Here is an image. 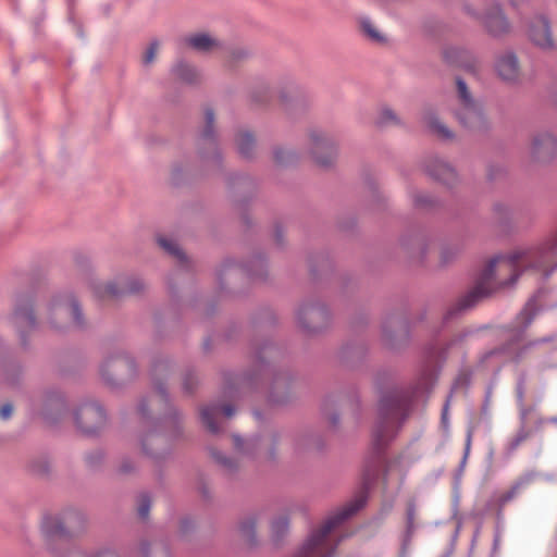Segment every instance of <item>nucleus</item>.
Instances as JSON below:
<instances>
[{"label": "nucleus", "instance_id": "nucleus-1", "mask_svg": "<svg viewBox=\"0 0 557 557\" xmlns=\"http://www.w3.org/2000/svg\"><path fill=\"white\" fill-rule=\"evenodd\" d=\"M555 255H557V233L539 246L518 248L507 256H496L486 264L473 288L460 298L447 314L451 317L455 311L467 310L480 299L512 286L527 270H535L548 276L557 269V263L548 269V261Z\"/></svg>", "mask_w": 557, "mask_h": 557}, {"label": "nucleus", "instance_id": "nucleus-2", "mask_svg": "<svg viewBox=\"0 0 557 557\" xmlns=\"http://www.w3.org/2000/svg\"><path fill=\"white\" fill-rule=\"evenodd\" d=\"M366 503L361 493L354 500L331 513L321 527L313 530L293 557H334L342 537L336 535L337 528L356 513Z\"/></svg>", "mask_w": 557, "mask_h": 557}, {"label": "nucleus", "instance_id": "nucleus-3", "mask_svg": "<svg viewBox=\"0 0 557 557\" xmlns=\"http://www.w3.org/2000/svg\"><path fill=\"white\" fill-rule=\"evenodd\" d=\"M413 395L393 389L384 394L377 408V420L372 431V445L379 457L396 435L400 424L408 417Z\"/></svg>", "mask_w": 557, "mask_h": 557}, {"label": "nucleus", "instance_id": "nucleus-4", "mask_svg": "<svg viewBox=\"0 0 557 557\" xmlns=\"http://www.w3.org/2000/svg\"><path fill=\"white\" fill-rule=\"evenodd\" d=\"M456 92L458 108L455 110V115L459 123L473 132L487 129L490 123L482 104L473 98L467 84L459 77L456 78Z\"/></svg>", "mask_w": 557, "mask_h": 557}, {"label": "nucleus", "instance_id": "nucleus-5", "mask_svg": "<svg viewBox=\"0 0 557 557\" xmlns=\"http://www.w3.org/2000/svg\"><path fill=\"white\" fill-rule=\"evenodd\" d=\"M46 320L57 330L84 326V319L77 301L72 295L58 296L47 307Z\"/></svg>", "mask_w": 557, "mask_h": 557}, {"label": "nucleus", "instance_id": "nucleus-6", "mask_svg": "<svg viewBox=\"0 0 557 557\" xmlns=\"http://www.w3.org/2000/svg\"><path fill=\"white\" fill-rule=\"evenodd\" d=\"M84 516L75 510H69L62 515L46 516L41 529L47 536H63L73 534L83 529Z\"/></svg>", "mask_w": 557, "mask_h": 557}, {"label": "nucleus", "instance_id": "nucleus-7", "mask_svg": "<svg viewBox=\"0 0 557 557\" xmlns=\"http://www.w3.org/2000/svg\"><path fill=\"white\" fill-rule=\"evenodd\" d=\"M75 421L82 432L95 434L106 425L107 417L101 406L86 403L77 409Z\"/></svg>", "mask_w": 557, "mask_h": 557}, {"label": "nucleus", "instance_id": "nucleus-8", "mask_svg": "<svg viewBox=\"0 0 557 557\" xmlns=\"http://www.w3.org/2000/svg\"><path fill=\"white\" fill-rule=\"evenodd\" d=\"M310 153L313 160L323 166L330 165L335 156L336 147L332 138L321 131H311L309 133Z\"/></svg>", "mask_w": 557, "mask_h": 557}, {"label": "nucleus", "instance_id": "nucleus-9", "mask_svg": "<svg viewBox=\"0 0 557 557\" xmlns=\"http://www.w3.org/2000/svg\"><path fill=\"white\" fill-rule=\"evenodd\" d=\"M144 287L139 278L121 280L119 282H108L95 286V296L100 300L116 299L126 294L139 293Z\"/></svg>", "mask_w": 557, "mask_h": 557}, {"label": "nucleus", "instance_id": "nucleus-10", "mask_svg": "<svg viewBox=\"0 0 557 557\" xmlns=\"http://www.w3.org/2000/svg\"><path fill=\"white\" fill-rule=\"evenodd\" d=\"M530 157L537 162H548L557 154V138L549 132H539L532 136Z\"/></svg>", "mask_w": 557, "mask_h": 557}, {"label": "nucleus", "instance_id": "nucleus-11", "mask_svg": "<svg viewBox=\"0 0 557 557\" xmlns=\"http://www.w3.org/2000/svg\"><path fill=\"white\" fill-rule=\"evenodd\" d=\"M100 371L102 377L108 383H112L111 373L119 380L129 377L135 373V363L128 356L120 352L106 359Z\"/></svg>", "mask_w": 557, "mask_h": 557}, {"label": "nucleus", "instance_id": "nucleus-12", "mask_svg": "<svg viewBox=\"0 0 557 557\" xmlns=\"http://www.w3.org/2000/svg\"><path fill=\"white\" fill-rule=\"evenodd\" d=\"M494 70L497 76L506 83H516L521 74L517 55L512 51H504L496 55Z\"/></svg>", "mask_w": 557, "mask_h": 557}, {"label": "nucleus", "instance_id": "nucleus-13", "mask_svg": "<svg viewBox=\"0 0 557 557\" xmlns=\"http://www.w3.org/2000/svg\"><path fill=\"white\" fill-rule=\"evenodd\" d=\"M528 35L531 41L542 49L549 50L555 48L549 23L543 15L535 16L531 21Z\"/></svg>", "mask_w": 557, "mask_h": 557}, {"label": "nucleus", "instance_id": "nucleus-14", "mask_svg": "<svg viewBox=\"0 0 557 557\" xmlns=\"http://www.w3.org/2000/svg\"><path fill=\"white\" fill-rule=\"evenodd\" d=\"M444 59L449 63L475 73L479 69L478 59L467 49L456 46L446 47L443 51Z\"/></svg>", "mask_w": 557, "mask_h": 557}, {"label": "nucleus", "instance_id": "nucleus-15", "mask_svg": "<svg viewBox=\"0 0 557 557\" xmlns=\"http://www.w3.org/2000/svg\"><path fill=\"white\" fill-rule=\"evenodd\" d=\"M13 322L21 331H28L35 327L36 319L33 314V300L29 297H21L16 300Z\"/></svg>", "mask_w": 557, "mask_h": 557}, {"label": "nucleus", "instance_id": "nucleus-16", "mask_svg": "<svg viewBox=\"0 0 557 557\" xmlns=\"http://www.w3.org/2000/svg\"><path fill=\"white\" fill-rule=\"evenodd\" d=\"M481 20L487 32L494 36L503 35L509 30V23L498 5L492 7Z\"/></svg>", "mask_w": 557, "mask_h": 557}, {"label": "nucleus", "instance_id": "nucleus-17", "mask_svg": "<svg viewBox=\"0 0 557 557\" xmlns=\"http://www.w3.org/2000/svg\"><path fill=\"white\" fill-rule=\"evenodd\" d=\"M220 412H223L226 418H231L234 414L235 409L231 405H211L202 407L200 410L201 421L211 433H216L220 430L216 421Z\"/></svg>", "mask_w": 557, "mask_h": 557}, {"label": "nucleus", "instance_id": "nucleus-18", "mask_svg": "<svg viewBox=\"0 0 557 557\" xmlns=\"http://www.w3.org/2000/svg\"><path fill=\"white\" fill-rule=\"evenodd\" d=\"M426 172L435 180L445 185H453L457 175L455 170L441 159L433 158L426 164Z\"/></svg>", "mask_w": 557, "mask_h": 557}, {"label": "nucleus", "instance_id": "nucleus-19", "mask_svg": "<svg viewBox=\"0 0 557 557\" xmlns=\"http://www.w3.org/2000/svg\"><path fill=\"white\" fill-rule=\"evenodd\" d=\"M185 42L193 49L203 52L212 51L220 46L215 38L205 33L190 35L185 38Z\"/></svg>", "mask_w": 557, "mask_h": 557}, {"label": "nucleus", "instance_id": "nucleus-20", "mask_svg": "<svg viewBox=\"0 0 557 557\" xmlns=\"http://www.w3.org/2000/svg\"><path fill=\"white\" fill-rule=\"evenodd\" d=\"M324 315V309L319 306H305L300 308L298 312V320L302 324L304 327L308 330L315 331L318 326L315 324L311 325V323H315L320 318Z\"/></svg>", "mask_w": 557, "mask_h": 557}, {"label": "nucleus", "instance_id": "nucleus-21", "mask_svg": "<svg viewBox=\"0 0 557 557\" xmlns=\"http://www.w3.org/2000/svg\"><path fill=\"white\" fill-rule=\"evenodd\" d=\"M258 521L257 515L245 517L238 524V534L240 540L247 545L256 543V525Z\"/></svg>", "mask_w": 557, "mask_h": 557}, {"label": "nucleus", "instance_id": "nucleus-22", "mask_svg": "<svg viewBox=\"0 0 557 557\" xmlns=\"http://www.w3.org/2000/svg\"><path fill=\"white\" fill-rule=\"evenodd\" d=\"M236 141L239 153L246 158L250 157L255 147L253 136L248 132H240Z\"/></svg>", "mask_w": 557, "mask_h": 557}, {"label": "nucleus", "instance_id": "nucleus-23", "mask_svg": "<svg viewBox=\"0 0 557 557\" xmlns=\"http://www.w3.org/2000/svg\"><path fill=\"white\" fill-rule=\"evenodd\" d=\"M176 75L184 82L196 83L199 78L197 70L186 63H180L175 67Z\"/></svg>", "mask_w": 557, "mask_h": 557}, {"label": "nucleus", "instance_id": "nucleus-24", "mask_svg": "<svg viewBox=\"0 0 557 557\" xmlns=\"http://www.w3.org/2000/svg\"><path fill=\"white\" fill-rule=\"evenodd\" d=\"M157 404L158 405H161V404L166 405L168 404L165 395H164V391L161 386H157V394L154 396H152L148 400L143 401L139 405V412L143 416H146L148 409L153 408Z\"/></svg>", "mask_w": 557, "mask_h": 557}, {"label": "nucleus", "instance_id": "nucleus-25", "mask_svg": "<svg viewBox=\"0 0 557 557\" xmlns=\"http://www.w3.org/2000/svg\"><path fill=\"white\" fill-rule=\"evenodd\" d=\"M158 243L160 247L164 249L168 253L172 255L173 257L177 258L181 261L184 260L185 255L174 240L165 237H159Z\"/></svg>", "mask_w": 557, "mask_h": 557}, {"label": "nucleus", "instance_id": "nucleus-26", "mask_svg": "<svg viewBox=\"0 0 557 557\" xmlns=\"http://www.w3.org/2000/svg\"><path fill=\"white\" fill-rule=\"evenodd\" d=\"M527 481L520 480L516 482L507 492L502 493L497 498V505L499 507L505 506L507 503L512 500L520 492V490L525 485Z\"/></svg>", "mask_w": 557, "mask_h": 557}, {"label": "nucleus", "instance_id": "nucleus-27", "mask_svg": "<svg viewBox=\"0 0 557 557\" xmlns=\"http://www.w3.org/2000/svg\"><path fill=\"white\" fill-rule=\"evenodd\" d=\"M289 520L286 516L281 515L273 519L271 523V530L273 536L278 540L281 536H283L286 531L288 530Z\"/></svg>", "mask_w": 557, "mask_h": 557}, {"label": "nucleus", "instance_id": "nucleus-28", "mask_svg": "<svg viewBox=\"0 0 557 557\" xmlns=\"http://www.w3.org/2000/svg\"><path fill=\"white\" fill-rule=\"evenodd\" d=\"M426 123L428 125L430 126V128L440 137L442 138H450L451 137V133L450 131L440 122V120L433 115V114H430L428 117H426Z\"/></svg>", "mask_w": 557, "mask_h": 557}, {"label": "nucleus", "instance_id": "nucleus-29", "mask_svg": "<svg viewBox=\"0 0 557 557\" xmlns=\"http://www.w3.org/2000/svg\"><path fill=\"white\" fill-rule=\"evenodd\" d=\"M461 248L457 244H449L442 247L440 252L441 262L447 264L459 256Z\"/></svg>", "mask_w": 557, "mask_h": 557}, {"label": "nucleus", "instance_id": "nucleus-30", "mask_svg": "<svg viewBox=\"0 0 557 557\" xmlns=\"http://www.w3.org/2000/svg\"><path fill=\"white\" fill-rule=\"evenodd\" d=\"M234 446L236 450L243 455H255V450L257 449V441L249 440L243 441L238 436H234Z\"/></svg>", "mask_w": 557, "mask_h": 557}, {"label": "nucleus", "instance_id": "nucleus-31", "mask_svg": "<svg viewBox=\"0 0 557 557\" xmlns=\"http://www.w3.org/2000/svg\"><path fill=\"white\" fill-rule=\"evenodd\" d=\"M364 34L373 41L381 42L384 40L383 36L379 33L375 26L370 21L361 23Z\"/></svg>", "mask_w": 557, "mask_h": 557}, {"label": "nucleus", "instance_id": "nucleus-32", "mask_svg": "<svg viewBox=\"0 0 557 557\" xmlns=\"http://www.w3.org/2000/svg\"><path fill=\"white\" fill-rule=\"evenodd\" d=\"M206 126L202 131V138L210 139L213 136V124H214V113L212 110L208 109L205 113Z\"/></svg>", "mask_w": 557, "mask_h": 557}, {"label": "nucleus", "instance_id": "nucleus-33", "mask_svg": "<svg viewBox=\"0 0 557 557\" xmlns=\"http://www.w3.org/2000/svg\"><path fill=\"white\" fill-rule=\"evenodd\" d=\"M406 518H407V533H408V535H411L416 529V524H414L416 505L413 502H410L407 505Z\"/></svg>", "mask_w": 557, "mask_h": 557}, {"label": "nucleus", "instance_id": "nucleus-34", "mask_svg": "<svg viewBox=\"0 0 557 557\" xmlns=\"http://www.w3.org/2000/svg\"><path fill=\"white\" fill-rule=\"evenodd\" d=\"M413 203L417 208H430L433 206L434 203V200L432 197H430L429 195H424V194H416L413 195Z\"/></svg>", "mask_w": 557, "mask_h": 557}, {"label": "nucleus", "instance_id": "nucleus-35", "mask_svg": "<svg viewBox=\"0 0 557 557\" xmlns=\"http://www.w3.org/2000/svg\"><path fill=\"white\" fill-rule=\"evenodd\" d=\"M534 309H535V305L533 301H529L527 304V306L524 307V309L522 310V312L520 313L519 315V319H522L523 320V325L527 326L528 324L531 323L533 317H534Z\"/></svg>", "mask_w": 557, "mask_h": 557}, {"label": "nucleus", "instance_id": "nucleus-36", "mask_svg": "<svg viewBox=\"0 0 557 557\" xmlns=\"http://www.w3.org/2000/svg\"><path fill=\"white\" fill-rule=\"evenodd\" d=\"M162 441H163V438L160 435H157V434H148V435H146L145 438L143 440V443H141L144 451L147 453V454H153L149 449V445L150 444L159 445Z\"/></svg>", "mask_w": 557, "mask_h": 557}, {"label": "nucleus", "instance_id": "nucleus-37", "mask_svg": "<svg viewBox=\"0 0 557 557\" xmlns=\"http://www.w3.org/2000/svg\"><path fill=\"white\" fill-rule=\"evenodd\" d=\"M138 516L141 519H146L148 517L150 510V499L147 495H143L139 499L138 504Z\"/></svg>", "mask_w": 557, "mask_h": 557}, {"label": "nucleus", "instance_id": "nucleus-38", "mask_svg": "<svg viewBox=\"0 0 557 557\" xmlns=\"http://www.w3.org/2000/svg\"><path fill=\"white\" fill-rule=\"evenodd\" d=\"M396 114L391 109H383L380 114L379 123L381 125L397 123Z\"/></svg>", "mask_w": 557, "mask_h": 557}, {"label": "nucleus", "instance_id": "nucleus-39", "mask_svg": "<svg viewBox=\"0 0 557 557\" xmlns=\"http://www.w3.org/2000/svg\"><path fill=\"white\" fill-rule=\"evenodd\" d=\"M292 158L293 153L283 148H277L274 150V159L280 164L288 163Z\"/></svg>", "mask_w": 557, "mask_h": 557}, {"label": "nucleus", "instance_id": "nucleus-40", "mask_svg": "<svg viewBox=\"0 0 557 557\" xmlns=\"http://www.w3.org/2000/svg\"><path fill=\"white\" fill-rule=\"evenodd\" d=\"M212 457L216 462H219L221 466L232 470L234 468V462L232 459L224 457L221 453L216 450H212Z\"/></svg>", "mask_w": 557, "mask_h": 557}, {"label": "nucleus", "instance_id": "nucleus-41", "mask_svg": "<svg viewBox=\"0 0 557 557\" xmlns=\"http://www.w3.org/2000/svg\"><path fill=\"white\" fill-rule=\"evenodd\" d=\"M158 48H159V46L156 42H153L149 46V48L147 49V51L144 54V62L146 64H149L154 60L156 54L158 52Z\"/></svg>", "mask_w": 557, "mask_h": 557}, {"label": "nucleus", "instance_id": "nucleus-42", "mask_svg": "<svg viewBox=\"0 0 557 557\" xmlns=\"http://www.w3.org/2000/svg\"><path fill=\"white\" fill-rule=\"evenodd\" d=\"M494 212L499 218H507L508 216V207L505 203L497 202L493 207Z\"/></svg>", "mask_w": 557, "mask_h": 557}, {"label": "nucleus", "instance_id": "nucleus-43", "mask_svg": "<svg viewBox=\"0 0 557 557\" xmlns=\"http://www.w3.org/2000/svg\"><path fill=\"white\" fill-rule=\"evenodd\" d=\"M12 413H13V406L11 404H4L3 406H1L0 418L2 420H8L9 418H11Z\"/></svg>", "mask_w": 557, "mask_h": 557}, {"label": "nucleus", "instance_id": "nucleus-44", "mask_svg": "<svg viewBox=\"0 0 557 557\" xmlns=\"http://www.w3.org/2000/svg\"><path fill=\"white\" fill-rule=\"evenodd\" d=\"M528 437L527 433H520L515 441L512 442V448L518 447L523 441H525Z\"/></svg>", "mask_w": 557, "mask_h": 557}, {"label": "nucleus", "instance_id": "nucleus-45", "mask_svg": "<svg viewBox=\"0 0 557 557\" xmlns=\"http://www.w3.org/2000/svg\"><path fill=\"white\" fill-rule=\"evenodd\" d=\"M147 553H148V548H147V545L146 544H143L138 549H137V557H147Z\"/></svg>", "mask_w": 557, "mask_h": 557}, {"label": "nucleus", "instance_id": "nucleus-46", "mask_svg": "<svg viewBox=\"0 0 557 557\" xmlns=\"http://www.w3.org/2000/svg\"><path fill=\"white\" fill-rule=\"evenodd\" d=\"M193 384H194V377H191V376L186 377V380L184 382L185 389L190 392L193 388Z\"/></svg>", "mask_w": 557, "mask_h": 557}, {"label": "nucleus", "instance_id": "nucleus-47", "mask_svg": "<svg viewBox=\"0 0 557 557\" xmlns=\"http://www.w3.org/2000/svg\"><path fill=\"white\" fill-rule=\"evenodd\" d=\"M97 557H119L115 553L106 550L101 552Z\"/></svg>", "mask_w": 557, "mask_h": 557}, {"label": "nucleus", "instance_id": "nucleus-48", "mask_svg": "<svg viewBox=\"0 0 557 557\" xmlns=\"http://www.w3.org/2000/svg\"><path fill=\"white\" fill-rule=\"evenodd\" d=\"M447 412H448V404L445 405L442 413V421L444 424L447 423Z\"/></svg>", "mask_w": 557, "mask_h": 557}, {"label": "nucleus", "instance_id": "nucleus-49", "mask_svg": "<svg viewBox=\"0 0 557 557\" xmlns=\"http://www.w3.org/2000/svg\"><path fill=\"white\" fill-rule=\"evenodd\" d=\"M553 97H554L555 103L557 104V79L555 81V83L553 85Z\"/></svg>", "mask_w": 557, "mask_h": 557}, {"label": "nucleus", "instance_id": "nucleus-50", "mask_svg": "<svg viewBox=\"0 0 557 557\" xmlns=\"http://www.w3.org/2000/svg\"><path fill=\"white\" fill-rule=\"evenodd\" d=\"M131 469H132V467H131V466H128V465H126V463H123V465L121 466V471H122V472H124V473L129 472V471H131Z\"/></svg>", "mask_w": 557, "mask_h": 557}, {"label": "nucleus", "instance_id": "nucleus-51", "mask_svg": "<svg viewBox=\"0 0 557 557\" xmlns=\"http://www.w3.org/2000/svg\"><path fill=\"white\" fill-rule=\"evenodd\" d=\"M188 523H190V521H188V520H184V521H182V525H181L182 531H184V532H185V531L187 530V524H188Z\"/></svg>", "mask_w": 557, "mask_h": 557}, {"label": "nucleus", "instance_id": "nucleus-52", "mask_svg": "<svg viewBox=\"0 0 557 557\" xmlns=\"http://www.w3.org/2000/svg\"><path fill=\"white\" fill-rule=\"evenodd\" d=\"M470 442H471V432L468 433L467 449H469V447H470Z\"/></svg>", "mask_w": 557, "mask_h": 557}, {"label": "nucleus", "instance_id": "nucleus-53", "mask_svg": "<svg viewBox=\"0 0 557 557\" xmlns=\"http://www.w3.org/2000/svg\"><path fill=\"white\" fill-rule=\"evenodd\" d=\"M515 5L519 3V0H511Z\"/></svg>", "mask_w": 557, "mask_h": 557}, {"label": "nucleus", "instance_id": "nucleus-54", "mask_svg": "<svg viewBox=\"0 0 557 557\" xmlns=\"http://www.w3.org/2000/svg\"><path fill=\"white\" fill-rule=\"evenodd\" d=\"M550 421L557 423V418H552Z\"/></svg>", "mask_w": 557, "mask_h": 557}]
</instances>
